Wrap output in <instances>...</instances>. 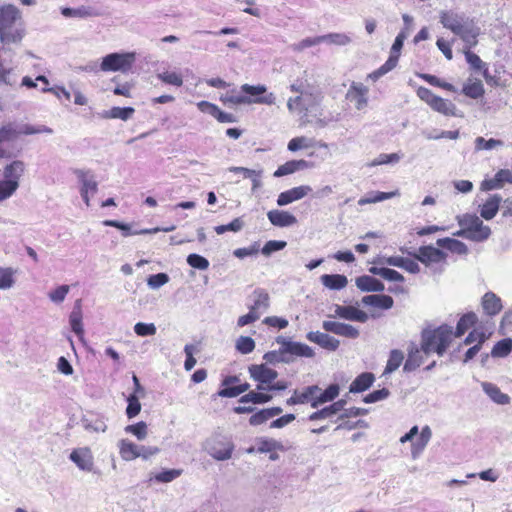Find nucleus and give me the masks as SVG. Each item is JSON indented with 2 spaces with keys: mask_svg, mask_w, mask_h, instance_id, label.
Listing matches in <instances>:
<instances>
[{
  "mask_svg": "<svg viewBox=\"0 0 512 512\" xmlns=\"http://www.w3.org/2000/svg\"><path fill=\"white\" fill-rule=\"evenodd\" d=\"M453 328L443 324L435 329H424L421 333L422 350L425 356L432 352L443 356L453 340Z\"/></svg>",
  "mask_w": 512,
  "mask_h": 512,
  "instance_id": "f257e3e1",
  "label": "nucleus"
},
{
  "mask_svg": "<svg viewBox=\"0 0 512 512\" xmlns=\"http://www.w3.org/2000/svg\"><path fill=\"white\" fill-rule=\"evenodd\" d=\"M20 19L19 9L7 4L0 7V39L3 43H16L22 39L21 31L16 27Z\"/></svg>",
  "mask_w": 512,
  "mask_h": 512,
  "instance_id": "f03ea898",
  "label": "nucleus"
},
{
  "mask_svg": "<svg viewBox=\"0 0 512 512\" xmlns=\"http://www.w3.org/2000/svg\"><path fill=\"white\" fill-rule=\"evenodd\" d=\"M439 20L444 28L459 37L463 34H471L474 31L472 27L477 24L466 13L456 10H442L439 14Z\"/></svg>",
  "mask_w": 512,
  "mask_h": 512,
  "instance_id": "7ed1b4c3",
  "label": "nucleus"
},
{
  "mask_svg": "<svg viewBox=\"0 0 512 512\" xmlns=\"http://www.w3.org/2000/svg\"><path fill=\"white\" fill-rule=\"evenodd\" d=\"M205 450L213 459L225 461L232 457L235 445L230 436L215 433L206 440Z\"/></svg>",
  "mask_w": 512,
  "mask_h": 512,
  "instance_id": "20e7f679",
  "label": "nucleus"
},
{
  "mask_svg": "<svg viewBox=\"0 0 512 512\" xmlns=\"http://www.w3.org/2000/svg\"><path fill=\"white\" fill-rule=\"evenodd\" d=\"M456 220L459 226H466L470 241L483 242L491 235L490 227L484 225L483 221L476 214L465 213L458 215Z\"/></svg>",
  "mask_w": 512,
  "mask_h": 512,
  "instance_id": "39448f33",
  "label": "nucleus"
},
{
  "mask_svg": "<svg viewBox=\"0 0 512 512\" xmlns=\"http://www.w3.org/2000/svg\"><path fill=\"white\" fill-rule=\"evenodd\" d=\"M136 61L135 52L111 53L106 55L100 64L102 71H129Z\"/></svg>",
  "mask_w": 512,
  "mask_h": 512,
  "instance_id": "423d86ee",
  "label": "nucleus"
},
{
  "mask_svg": "<svg viewBox=\"0 0 512 512\" xmlns=\"http://www.w3.org/2000/svg\"><path fill=\"white\" fill-rule=\"evenodd\" d=\"M248 371L250 377L258 382V391L266 390L267 386L278 377V372L267 367L265 364H252L248 367Z\"/></svg>",
  "mask_w": 512,
  "mask_h": 512,
  "instance_id": "0eeeda50",
  "label": "nucleus"
},
{
  "mask_svg": "<svg viewBox=\"0 0 512 512\" xmlns=\"http://www.w3.org/2000/svg\"><path fill=\"white\" fill-rule=\"evenodd\" d=\"M446 257L445 252L431 245L419 247L417 255H415V259L427 267H432L434 264L445 263Z\"/></svg>",
  "mask_w": 512,
  "mask_h": 512,
  "instance_id": "6e6552de",
  "label": "nucleus"
},
{
  "mask_svg": "<svg viewBox=\"0 0 512 512\" xmlns=\"http://www.w3.org/2000/svg\"><path fill=\"white\" fill-rule=\"evenodd\" d=\"M276 97L273 93L266 94L262 97L251 98L244 95H226L221 97V101L226 103H231L234 105L241 104H265V105H273L275 103Z\"/></svg>",
  "mask_w": 512,
  "mask_h": 512,
  "instance_id": "1a4fd4ad",
  "label": "nucleus"
},
{
  "mask_svg": "<svg viewBox=\"0 0 512 512\" xmlns=\"http://www.w3.org/2000/svg\"><path fill=\"white\" fill-rule=\"evenodd\" d=\"M368 88L363 83L353 82L347 91L346 98L355 102L357 110H362L368 103Z\"/></svg>",
  "mask_w": 512,
  "mask_h": 512,
  "instance_id": "9d476101",
  "label": "nucleus"
},
{
  "mask_svg": "<svg viewBox=\"0 0 512 512\" xmlns=\"http://www.w3.org/2000/svg\"><path fill=\"white\" fill-rule=\"evenodd\" d=\"M335 316L348 320V321H356L360 323H365L369 319V316L366 312L358 309L352 305H335Z\"/></svg>",
  "mask_w": 512,
  "mask_h": 512,
  "instance_id": "9b49d317",
  "label": "nucleus"
},
{
  "mask_svg": "<svg viewBox=\"0 0 512 512\" xmlns=\"http://www.w3.org/2000/svg\"><path fill=\"white\" fill-rule=\"evenodd\" d=\"M424 353L422 350V343L418 347L415 343L411 342L408 347L407 359L403 366L404 372H413L424 362Z\"/></svg>",
  "mask_w": 512,
  "mask_h": 512,
  "instance_id": "f8f14e48",
  "label": "nucleus"
},
{
  "mask_svg": "<svg viewBox=\"0 0 512 512\" xmlns=\"http://www.w3.org/2000/svg\"><path fill=\"white\" fill-rule=\"evenodd\" d=\"M312 191L309 185H301L294 187L287 191L281 192L277 198V204L279 206L288 205L294 201L300 200L308 195Z\"/></svg>",
  "mask_w": 512,
  "mask_h": 512,
  "instance_id": "ddd939ff",
  "label": "nucleus"
},
{
  "mask_svg": "<svg viewBox=\"0 0 512 512\" xmlns=\"http://www.w3.org/2000/svg\"><path fill=\"white\" fill-rule=\"evenodd\" d=\"M70 460L83 471L91 472L94 467L93 456L89 448L75 449L70 454Z\"/></svg>",
  "mask_w": 512,
  "mask_h": 512,
  "instance_id": "4468645a",
  "label": "nucleus"
},
{
  "mask_svg": "<svg viewBox=\"0 0 512 512\" xmlns=\"http://www.w3.org/2000/svg\"><path fill=\"white\" fill-rule=\"evenodd\" d=\"M320 391L321 388L318 385L307 386L302 391L294 390L293 395L286 400V404L297 405L310 403V405L312 406L314 396L318 394Z\"/></svg>",
  "mask_w": 512,
  "mask_h": 512,
  "instance_id": "2eb2a0df",
  "label": "nucleus"
},
{
  "mask_svg": "<svg viewBox=\"0 0 512 512\" xmlns=\"http://www.w3.org/2000/svg\"><path fill=\"white\" fill-rule=\"evenodd\" d=\"M347 401L345 399H340L336 402H333L329 406H326L322 409H319L308 416V420L311 422L332 418L339 412H343Z\"/></svg>",
  "mask_w": 512,
  "mask_h": 512,
  "instance_id": "dca6fc26",
  "label": "nucleus"
},
{
  "mask_svg": "<svg viewBox=\"0 0 512 512\" xmlns=\"http://www.w3.org/2000/svg\"><path fill=\"white\" fill-rule=\"evenodd\" d=\"M306 338L313 343H316L321 348L328 351H336L340 345V341L327 333L319 331H311L307 333Z\"/></svg>",
  "mask_w": 512,
  "mask_h": 512,
  "instance_id": "f3484780",
  "label": "nucleus"
},
{
  "mask_svg": "<svg viewBox=\"0 0 512 512\" xmlns=\"http://www.w3.org/2000/svg\"><path fill=\"white\" fill-rule=\"evenodd\" d=\"M19 136L18 125L9 122L0 128V158H9V152L3 148L4 143L13 142Z\"/></svg>",
  "mask_w": 512,
  "mask_h": 512,
  "instance_id": "a211bd4d",
  "label": "nucleus"
},
{
  "mask_svg": "<svg viewBox=\"0 0 512 512\" xmlns=\"http://www.w3.org/2000/svg\"><path fill=\"white\" fill-rule=\"evenodd\" d=\"M267 217L272 225L280 228L297 224V218L290 212L284 210H270L267 213Z\"/></svg>",
  "mask_w": 512,
  "mask_h": 512,
  "instance_id": "6ab92c4d",
  "label": "nucleus"
},
{
  "mask_svg": "<svg viewBox=\"0 0 512 512\" xmlns=\"http://www.w3.org/2000/svg\"><path fill=\"white\" fill-rule=\"evenodd\" d=\"M78 181L81 183L80 191H85L94 195L98 191V183L95 181L94 174L90 170L76 169L74 171Z\"/></svg>",
  "mask_w": 512,
  "mask_h": 512,
  "instance_id": "aec40b11",
  "label": "nucleus"
},
{
  "mask_svg": "<svg viewBox=\"0 0 512 512\" xmlns=\"http://www.w3.org/2000/svg\"><path fill=\"white\" fill-rule=\"evenodd\" d=\"M253 303L249 307L250 310L259 314L266 312L270 305V297L266 290L257 288L252 293Z\"/></svg>",
  "mask_w": 512,
  "mask_h": 512,
  "instance_id": "412c9836",
  "label": "nucleus"
},
{
  "mask_svg": "<svg viewBox=\"0 0 512 512\" xmlns=\"http://www.w3.org/2000/svg\"><path fill=\"white\" fill-rule=\"evenodd\" d=\"M355 284L359 290L362 292H382L385 289L384 284L370 276V275H362L356 278Z\"/></svg>",
  "mask_w": 512,
  "mask_h": 512,
  "instance_id": "4be33fe9",
  "label": "nucleus"
},
{
  "mask_svg": "<svg viewBox=\"0 0 512 512\" xmlns=\"http://www.w3.org/2000/svg\"><path fill=\"white\" fill-rule=\"evenodd\" d=\"M25 163L21 160H14L10 164L6 165L3 169V179L6 181H15L19 183L20 178L25 172Z\"/></svg>",
  "mask_w": 512,
  "mask_h": 512,
  "instance_id": "5701e85b",
  "label": "nucleus"
},
{
  "mask_svg": "<svg viewBox=\"0 0 512 512\" xmlns=\"http://www.w3.org/2000/svg\"><path fill=\"white\" fill-rule=\"evenodd\" d=\"M311 164L306 160H291L287 161L283 165H280L277 170L274 172V177H282L285 175L292 174L296 171L304 170L310 168Z\"/></svg>",
  "mask_w": 512,
  "mask_h": 512,
  "instance_id": "b1692460",
  "label": "nucleus"
},
{
  "mask_svg": "<svg viewBox=\"0 0 512 512\" xmlns=\"http://www.w3.org/2000/svg\"><path fill=\"white\" fill-rule=\"evenodd\" d=\"M502 197L498 194L491 195L480 208V215L485 220L493 219L499 211Z\"/></svg>",
  "mask_w": 512,
  "mask_h": 512,
  "instance_id": "393cba45",
  "label": "nucleus"
},
{
  "mask_svg": "<svg viewBox=\"0 0 512 512\" xmlns=\"http://www.w3.org/2000/svg\"><path fill=\"white\" fill-rule=\"evenodd\" d=\"M340 392V387L338 384L329 385L324 391H320L318 394L314 396L312 401V408H318L324 403L334 401Z\"/></svg>",
  "mask_w": 512,
  "mask_h": 512,
  "instance_id": "a878e982",
  "label": "nucleus"
},
{
  "mask_svg": "<svg viewBox=\"0 0 512 512\" xmlns=\"http://www.w3.org/2000/svg\"><path fill=\"white\" fill-rule=\"evenodd\" d=\"M361 302L364 305L378 307L384 310L392 308L394 304L393 298L389 295L384 294H373L364 296Z\"/></svg>",
  "mask_w": 512,
  "mask_h": 512,
  "instance_id": "bb28decb",
  "label": "nucleus"
},
{
  "mask_svg": "<svg viewBox=\"0 0 512 512\" xmlns=\"http://www.w3.org/2000/svg\"><path fill=\"white\" fill-rule=\"evenodd\" d=\"M482 307L489 316L497 315L502 309L501 299L493 292H487L482 297Z\"/></svg>",
  "mask_w": 512,
  "mask_h": 512,
  "instance_id": "cd10ccee",
  "label": "nucleus"
},
{
  "mask_svg": "<svg viewBox=\"0 0 512 512\" xmlns=\"http://www.w3.org/2000/svg\"><path fill=\"white\" fill-rule=\"evenodd\" d=\"M285 356H291L293 359L295 356L297 357H314L315 353L311 347L304 343L294 342L287 343L286 348L284 349Z\"/></svg>",
  "mask_w": 512,
  "mask_h": 512,
  "instance_id": "c85d7f7f",
  "label": "nucleus"
},
{
  "mask_svg": "<svg viewBox=\"0 0 512 512\" xmlns=\"http://www.w3.org/2000/svg\"><path fill=\"white\" fill-rule=\"evenodd\" d=\"M61 14L64 17H73V18H90V17H96L99 15V13L91 6H79L77 8H69L65 7L61 9Z\"/></svg>",
  "mask_w": 512,
  "mask_h": 512,
  "instance_id": "c756f323",
  "label": "nucleus"
},
{
  "mask_svg": "<svg viewBox=\"0 0 512 512\" xmlns=\"http://www.w3.org/2000/svg\"><path fill=\"white\" fill-rule=\"evenodd\" d=\"M375 380L374 374L371 372H364L358 375L350 384L349 392L360 393L367 390L372 386Z\"/></svg>",
  "mask_w": 512,
  "mask_h": 512,
  "instance_id": "7c9ffc66",
  "label": "nucleus"
},
{
  "mask_svg": "<svg viewBox=\"0 0 512 512\" xmlns=\"http://www.w3.org/2000/svg\"><path fill=\"white\" fill-rule=\"evenodd\" d=\"M436 244L441 247L449 250L452 253L458 255H466L468 253V247L465 243L454 239V238H440L437 240Z\"/></svg>",
  "mask_w": 512,
  "mask_h": 512,
  "instance_id": "2f4dec72",
  "label": "nucleus"
},
{
  "mask_svg": "<svg viewBox=\"0 0 512 512\" xmlns=\"http://www.w3.org/2000/svg\"><path fill=\"white\" fill-rule=\"evenodd\" d=\"M104 226H110L115 227L117 229H120L122 231L123 236L127 237L130 235H138V234H153L159 232V228H152V229H142L139 231H132L130 225L119 222L117 220H105L103 221Z\"/></svg>",
  "mask_w": 512,
  "mask_h": 512,
  "instance_id": "473e14b6",
  "label": "nucleus"
},
{
  "mask_svg": "<svg viewBox=\"0 0 512 512\" xmlns=\"http://www.w3.org/2000/svg\"><path fill=\"white\" fill-rule=\"evenodd\" d=\"M322 284L331 290H341L348 284V279L341 274H324L321 276Z\"/></svg>",
  "mask_w": 512,
  "mask_h": 512,
  "instance_id": "72a5a7b5",
  "label": "nucleus"
},
{
  "mask_svg": "<svg viewBox=\"0 0 512 512\" xmlns=\"http://www.w3.org/2000/svg\"><path fill=\"white\" fill-rule=\"evenodd\" d=\"M430 107L445 116H458L456 106L450 100L443 99L439 96H436Z\"/></svg>",
  "mask_w": 512,
  "mask_h": 512,
  "instance_id": "f704fd0d",
  "label": "nucleus"
},
{
  "mask_svg": "<svg viewBox=\"0 0 512 512\" xmlns=\"http://www.w3.org/2000/svg\"><path fill=\"white\" fill-rule=\"evenodd\" d=\"M369 272L373 275H378L387 281L400 283L405 281L404 276L394 269L372 266L369 268Z\"/></svg>",
  "mask_w": 512,
  "mask_h": 512,
  "instance_id": "c9c22d12",
  "label": "nucleus"
},
{
  "mask_svg": "<svg viewBox=\"0 0 512 512\" xmlns=\"http://www.w3.org/2000/svg\"><path fill=\"white\" fill-rule=\"evenodd\" d=\"M482 388L484 392L497 404L505 405L510 402V397L501 392V390L493 383L483 382Z\"/></svg>",
  "mask_w": 512,
  "mask_h": 512,
  "instance_id": "e433bc0d",
  "label": "nucleus"
},
{
  "mask_svg": "<svg viewBox=\"0 0 512 512\" xmlns=\"http://www.w3.org/2000/svg\"><path fill=\"white\" fill-rule=\"evenodd\" d=\"M81 300H77L73 311L70 314L69 322L72 331L79 337L84 334V328L82 324V312H81Z\"/></svg>",
  "mask_w": 512,
  "mask_h": 512,
  "instance_id": "4c0bfd02",
  "label": "nucleus"
},
{
  "mask_svg": "<svg viewBox=\"0 0 512 512\" xmlns=\"http://www.w3.org/2000/svg\"><path fill=\"white\" fill-rule=\"evenodd\" d=\"M135 110L132 107H113L110 110L103 111L100 116L104 119L128 120L132 117Z\"/></svg>",
  "mask_w": 512,
  "mask_h": 512,
  "instance_id": "58836bf2",
  "label": "nucleus"
},
{
  "mask_svg": "<svg viewBox=\"0 0 512 512\" xmlns=\"http://www.w3.org/2000/svg\"><path fill=\"white\" fill-rule=\"evenodd\" d=\"M138 447L139 445L134 444L133 442L122 439L119 441V450L120 455L123 460L125 461H132L139 457L138 453Z\"/></svg>",
  "mask_w": 512,
  "mask_h": 512,
  "instance_id": "ea45409f",
  "label": "nucleus"
},
{
  "mask_svg": "<svg viewBox=\"0 0 512 512\" xmlns=\"http://www.w3.org/2000/svg\"><path fill=\"white\" fill-rule=\"evenodd\" d=\"M477 316L473 312L464 314L458 321L456 326L455 337H461L470 327L477 322Z\"/></svg>",
  "mask_w": 512,
  "mask_h": 512,
  "instance_id": "a19ab883",
  "label": "nucleus"
},
{
  "mask_svg": "<svg viewBox=\"0 0 512 512\" xmlns=\"http://www.w3.org/2000/svg\"><path fill=\"white\" fill-rule=\"evenodd\" d=\"M404 360V353L399 349L390 351L389 358L384 370V375L391 374L396 371Z\"/></svg>",
  "mask_w": 512,
  "mask_h": 512,
  "instance_id": "79ce46f5",
  "label": "nucleus"
},
{
  "mask_svg": "<svg viewBox=\"0 0 512 512\" xmlns=\"http://www.w3.org/2000/svg\"><path fill=\"white\" fill-rule=\"evenodd\" d=\"M512 351V339L504 338L498 341L490 353L493 358H504L508 356Z\"/></svg>",
  "mask_w": 512,
  "mask_h": 512,
  "instance_id": "37998d69",
  "label": "nucleus"
},
{
  "mask_svg": "<svg viewBox=\"0 0 512 512\" xmlns=\"http://www.w3.org/2000/svg\"><path fill=\"white\" fill-rule=\"evenodd\" d=\"M397 195H399V192L397 190L392 191V192H379V191L373 192L367 197L360 198L358 201V204L360 206H363V205L370 204V203H377V202L391 199Z\"/></svg>",
  "mask_w": 512,
  "mask_h": 512,
  "instance_id": "c03bdc74",
  "label": "nucleus"
},
{
  "mask_svg": "<svg viewBox=\"0 0 512 512\" xmlns=\"http://www.w3.org/2000/svg\"><path fill=\"white\" fill-rule=\"evenodd\" d=\"M316 144H317V142L315 139L301 136V137H295V138L291 139L289 141L287 147H288L289 151L296 152L300 149H307V148L315 147Z\"/></svg>",
  "mask_w": 512,
  "mask_h": 512,
  "instance_id": "a18cd8bd",
  "label": "nucleus"
},
{
  "mask_svg": "<svg viewBox=\"0 0 512 512\" xmlns=\"http://www.w3.org/2000/svg\"><path fill=\"white\" fill-rule=\"evenodd\" d=\"M272 400V395L262 393L260 391H249L243 395L240 399V403H253V404H264Z\"/></svg>",
  "mask_w": 512,
  "mask_h": 512,
  "instance_id": "49530a36",
  "label": "nucleus"
},
{
  "mask_svg": "<svg viewBox=\"0 0 512 512\" xmlns=\"http://www.w3.org/2000/svg\"><path fill=\"white\" fill-rule=\"evenodd\" d=\"M398 59V56L390 54L387 61L381 67H379L377 70L369 74V78H371L374 81L378 80L380 77L384 76L386 73H388L389 71L396 67Z\"/></svg>",
  "mask_w": 512,
  "mask_h": 512,
  "instance_id": "de8ad7c7",
  "label": "nucleus"
},
{
  "mask_svg": "<svg viewBox=\"0 0 512 512\" xmlns=\"http://www.w3.org/2000/svg\"><path fill=\"white\" fill-rule=\"evenodd\" d=\"M462 93L469 98L479 99L484 93V86L480 80H476L473 83H468L463 86Z\"/></svg>",
  "mask_w": 512,
  "mask_h": 512,
  "instance_id": "09e8293b",
  "label": "nucleus"
},
{
  "mask_svg": "<svg viewBox=\"0 0 512 512\" xmlns=\"http://www.w3.org/2000/svg\"><path fill=\"white\" fill-rule=\"evenodd\" d=\"M263 359L270 364L277 363H291L293 362V358L291 356H285V353H282L281 350H274L266 352L263 356Z\"/></svg>",
  "mask_w": 512,
  "mask_h": 512,
  "instance_id": "8fccbe9b",
  "label": "nucleus"
},
{
  "mask_svg": "<svg viewBox=\"0 0 512 512\" xmlns=\"http://www.w3.org/2000/svg\"><path fill=\"white\" fill-rule=\"evenodd\" d=\"M19 188V183L15 181H0V202L10 198Z\"/></svg>",
  "mask_w": 512,
  "mask_h": 512,
  "instance_id": "3c124183",
  "label": "nucleus"
},
{
  "mask_svg": "<svg viewBox=\"0 0 512 512\" xmlns=\"http://www.w3.org/2000/svg\"><path fill=\"white\" fill-rule=\"evenodd\" d=\"M241 91L245 93V96L251 97V98H257L262 97L267 93V87L265 85H250V84H243L241 86Z\"/></svg>",
  "mask_w": 512,
  "mask_h": 512,
  "instance_id": "603ef678",
  "label": "nucleus"
},
{
  "mask_svg": "<svg viewBox=\"0 0 512 512\" xmlns=\"http://www.w3.org/2000/svg\"><path fill=\"white\" fill-rule=\"evenodd\" d=\"M323 42L330 44L345 46L351 42V38L345 33H329L322 35Z\"/></svg>",
  "mask_w": 512,
  "mask_h": 512,
  "instance_id": "864d4df0",
  "label": "nucleus"
},
{
  "mask_svg": "<svg viewBox=\"0 0 512 512\" xmlns=\"http://www.w3.org/2000/svg\"><path fill=\"white\" fill-rule=\"evenodd\" d=\"M503 145H504L503 141L498 140V139L491 138V139L486 140L483 137H477L475 139V149L477 151L492 150L494 148L501 147Z\"/></svg>",
  "mask_w": 512,
  "mask_h": 512,
  "instance_id": "5fc2aeb1",
  "label": "nucleus"
},
{
  "mask_svg": "<svg viewBox=\"0 0 512 512\" xmlns=\"http://www.w3.org/2000/svg\"><path fill=\"white\" fill-rule=\"evenodd\" d=\"M18 131H19V135L20 134L32 135V134H40V133L51 134L53 132V130L48 126H45V125L33 126L30 124L18 125Z\"/></svg>",
  "mask_w": 512,
  "mask_h": 512,
  "instance_id": "6e6d98bb",
  "label": "nucleus"
},
{
  "mask_svg": "<svg viewBox=\"0 0 512 512\" xmlns=\"http://www.w3.org/2000/svg\"><path fill=\"white\" fill-rule=\"evenodd\" d=\"M281 444L274 439L259 438L257 439V452L268 453L273 452L276 449H280Z\"/></svg>",
  "mask_w": 512,
  "mask_h": 512,
  "instance_id": "4d7b16f0",
  "label": "nucleus"
},
{
  "mask_svg": "<svg viewBox=\"0 0 512 512\" xmlns=\"http://www.w3.org/2000/svg\"><path fill=\"white\" fill-rule=\"evenodd\" d=\"M236 349L241 354H249L255 349V341L249 336H240L236 340Z\"/></svg>",
  "mask_w": 512,
  "mask_h": 512,
  "instance_id": "13d9d810",
  "label": "nucleus"
},
{
  "mask_svg": "<svg viewBox=\"0 0 512 512\" xmlns=\"http://www.w3.org/2000/svg\"><path fill=\"white\" fill-rule=\"evenodd\" d=\"M125 432L133 434L138 440H144L148 434L147 424L140 421L136 424L128 425L125 427Z\"/></svg>",
  "mask_w": 512,
  "mask_h": 512,
  "instance_id": "bf43d9fd",
  "label": "nucleus"
},
{
  "mask_svg": "<svg viewBox=\"0 0 512 512\" xmlns=\"http://www.w3.org/2000/svg\"><path fill=\"white\" fill-rule=\"evenodd\" d=\"M127 402H128V405L126 408V415L129 419H132L135 416H137L141 411V404L139 402L138 395H135V394L129 395V397L127 398Z\"/></svg>",
  "mask_w": 512,
  "mask_h": 512,
  "instance_id": "052dcab7",
  "label": "nucleus"
},
{
  "mask_svg": "<svg viewBox=\"0 0 512 512\" xmlns=\"http://www.w3.org/2000/svg\"><path fill=\"white\" fill-rule=\"evenodd\" d=\"M187 263L192 268L198 269V270H206L209 268V261L196 253L189 254L187 257Z\"/></svg>",
  "mask_w": 512,
  "mask_h": 512,
  "instance_id": "680f3d73",
  "label": "nucleus"
},
{
  "mask_svg": "<svg viewBox=\"0 0 512 512\" xmlns=\"http://www.w3.org/2000/svg\"><path fill=\"white\" fill-rule=\"evenodd\" d=\"M181 473H182V470H180V469H167V470H163V471L157 473L154 476V479L157 482L169 483V482H172L173 480H175L176 478H178L181 475Z\"/></svg>",
  "mask_w": 512,
  "mask_h": 512,
  "instance_id": "e2e57ef3",
  "label": "nucleus"
},
{
  "mask_svg": "<svg viewBox=\"0 0 512 512\" xmlns=\"http://www.w3.org/2000/svg\"><path fill=\"white\" fill-rule=\"evenodd\" d=\"M157 77L164 83L174 85L177 87L182 86L183 79L182 76L176 72H162L157 75Z\"/></svg>",
  "mask_w": 512,
  "mask_h": 512,
  "instance_id": "0e129e2a",
  "label": "nucleus"
},
{
  "mask_svg": "<svg viewBox=\"0 0 512 512\" xmlns=\"http://www.w3.org/2000/svg\"><path fill=\"white\" fill-rule=\"evenodd\" d=\"M156 331V326L153 323L138 322L134 325V332L141 337L153 336Z\"/></svg>",
  "mask_w": 512,
  "mask_h": 512,
  "instance_id": "69168bd1",
  "label": "nucleus"
},
{
  "mask_svg": "<svg viewBox=\"0 0 512 512\" xmlns=\"http://www.w3.org/2000/svg\"><path fill=\"white\" fill-rule=\"evenodd\" d=\"M464 55L467 63L469 64L470 68L475 71H480L484 66L486 65L485 62H483L478 55L473 53L471 50H464Z\"/></svg>",
  "mask_w": 512,
  "mask_h": 512,
  "instance_id": "338daca9",
  "label": "nucleus"
},
{
  "mask_svg": "<svg viewBox=\"0 0 512 512\" xmlns=\"http://www.w3.org/2000/svg\"><path fill=\"white\" fill-rule=\"evenodd\" d=\"M13 270L0 267V289H9L14 285Z\"/></svg>",
  "mask_w": 512,
  "mask_h": 512,
  "instance_id": "774afa93",
  "label": "nucleus"
}]
</instances>
